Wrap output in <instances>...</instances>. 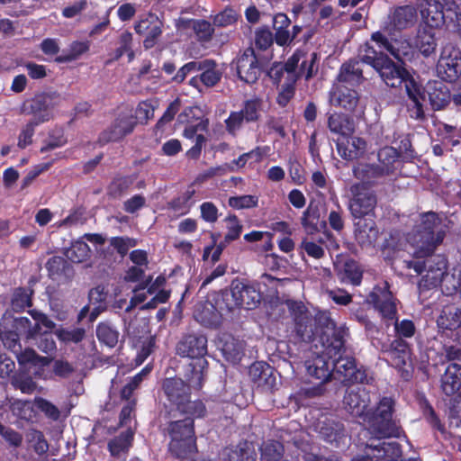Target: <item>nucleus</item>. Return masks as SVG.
<instances>
[{"label": "nucleus", "mask_w": 461, "mask_h": 461, "mask_svg": "<svg viewBox=\"0 0 461 461\" xmlns=\"http://www.w3.org/2000/svg\"><path fill=\"white\" fill-rule=\"evenodd\" d=\"M438 76L444 81L456 82L461 75V50L452 45L443 48L437 64Z\"/></svg>", "instance_id": "17"}, {"label": "nucleus", "mask_w": 461, "mask_h": 461, "mask_svg": "<svg viewBox=\"0 0 461 461\" xmlns=\"http://www.w3.org/2000/svg\"><path fill=\"white\" fill-rule=\"evenodd\" d=\"M305 57V51L301 49H297L290 56L287 60L283 63L284 68L286 72L285 79H293L298 81L300 78V75L296 72V68H299V63Z\"/></svg>", "instance_id": "58"}, {"label": "nucleus", "mask_w": 461, "mask_h": 461, "mask_svg": "<svg viewBox=\"0 0 461 461\" xmlns=\"http://www.w3.org/2000/svg\"><path fill=\"white\" fill-rule=\"evenodd\" d=\"M55 334L59 340L65 344H78L85 339L86 330L82 327L73 329L59 328L56 330Z\"/></svg>", "instance_id": "53"}, {"label": "nucleus", "mask_w": 461, "mask_h": 461, "mask_svg": "<svg viewBox=\"0 0 461 461\" xmlns=\"http://www.w3.org/2000/svg\"><path fill=\"white\" fill-rule=\"evenodd\" d=\"M366 42L374 46L377 55L389 54L401 63L403 59L410 60L413 57L414 47L411 38L406 34L396 33L388 25L372 32L370 40Z\"/></svg>", "instance_id": "6"}, {"label": "nucleus", "mask_w": 461, "mask_h": 461, "mask_svg": "<svg viewBox=\"0 0 461 461\" xmlns=\"http://www.w3.org/2000/svg\"><path fill=\"white\" fill-rule=\"evenodd\" d=\"M275 36L268 26L263 25L255 30L254 44L258 50L265 51L273 46Z\"/></svg>", "instance_id": "55"}, {"label": "nucleus", "mask_w": 461, "mask_h": 461, "mask_svg": "<svg viewBox=\"0 0 461 461\" xmlns=\"http://www.w3.org/2000/svg\"><path fill=\"white\" fill-rule=\"evenodd\" d=\"M434 27L420 24L414 38V47L425 58L436 53L438 40Z\"/></svg>", "instance_id": "29"}, {"label": "nucleus", "mask_w": 461, "mask_h": 461, "mask_svg": "<svg viewBox=\"0 0 461 461\" xmlns=\"http://www.w3.org/2000/svg\"><path fill=\"white\" fill-rule=\"evenodd\" d=\"M394 402L391 397H383L368 417L370 431L377 438H398L401 427L393 419Z\"/></svg>", "instance_id": "9"}, {"label": "nucleus", "mask_w": 461, "mask_h": 461, "mask_svg": "<svg viewBox=\"0 0 461 461\" xmlns=\"http://www.w3.org/2000/svg\"><path fill=\"white\" fill-rule=\"evenodd\" d=\"M420 13L424 25L438 28L445 23V11L438 0H424Z\"/></svg>", "instance_id": "37"}, {"label": "nucleus", "mask_w": 461, "mask_h": 461, "mask_svg": "<svg viewBox=\"0 0 461 461\" xmlns=\"http://www.w3.org/2000/svg\"><path fill=\"white\" fill-rule=\"evenodd\" d=\"M257 453L247 441L240 442L230 454V461H256Z\"/></svg>", "instance_id": "60"}, {"label": "nucleus", "mask_w": 461, "mask_h": 461, "mask_svg": "<svg viewBox=\"0 0 461 461\" xmlns=\"http://www.w3.org/2000/svg\"><path fill=\"white\" fill-rule=\"evenodd\" d=\"M68 142L63 127L56 126L48 133V140L45 141L44 146L41 147V152H47L57 148L63 147Z\"/></svg>", "instance_id": "54"}, {"label": "nucleus", "mask_w": 461, "mask_h": 461, "mask_svg": "<svg viewBox=\"0 0 461 461\" xmlns=\"http://www.w3.org/2000/svg\"><path fill=\"white\" fill-rule=\"evenodd\" d=\"M353 196L349 201L348 209L352 217L356 219L375 217V209L377 204L376 194L358 185L352 187Z\"/></svg>", "instance_id": "16"}, {"label": "nucleus", "mask_w": 461, "mask_h": 461, "mask_svg": "<svg viewBox=\"0 0 461 461\" xmlns=\"http://www.w3.org/2000/svg\"><path fill=\"white\" fill-rule=\"evenodd\" d=\"M134 179L130 176H116L107 186V195L119 198L132 185Z\"/></svg>", "instance_id": "51"}, {"label": "nucleus", "mask_w": 461, "mask_h": 461, "mask_svg": "<svg viewBox=\"0 0 461 461\" xmlns=\"http://www.w3.org/2000/svg\"><path fill=\"white\" fill-rule=\"evenodd\" d=\"M427 96L434 111L443 110L451 103V93L441 81L428 82Z\"/></svg>", "instance_id": "31"}, {"label": "nucleus", "mask_w": 461, "mask_h": 461, "mask_svg": "<svg viewBox=\"0 0 461 461\" xmlns=\"http://www.w3.org/2000/svg\"><path fill=\"white\" fill-rule=\"evenodd\" d=\"M162 391L167 400L184 415L205 417L207 409L202 400L191 401L189 385L179 377H168L162 383Z\"/></svg>", "instance_id": "7"}, {"label": "nucleus", "mask_w": 461, "mask_h": 461, "mask_svg": "<svg viewBox=\"0 0 461 461\" xmlns=\"http://www.w3.org/2000/svg\"><path fill=\"white\" fill-rule=\"evenodd\" d=\"M96 338L98 341L109 348H113L119 342L120 332L109 321H102L96 325Z\"/></svg>", "instance_id": "47"}, {"label": "nucleus", "mask_w": 461, "mask_h": 461, "mask_svg": "<svg viewBox=\"0 0 461 461\" xmlns=\"http://www.w3.org/2000/svg\"><path fill=\"white\" fill-rule=\"evenodd\" d=\"M357 57L362 63L377 71L383 81L390 87H399L408 77H411V73L405 68L407 59H403L402 63L398 61L395 63L388 54L377 55L370 42H365L359 46Z\"/></svg>", "instance_id": "4"}, {"label": "nucleus", "mask_w": 461, "mask_h": 461, "mask_svg": "<svg viewBox=\"0 0 461 461\" xmlns=\"http://www.w3.org/2000/svg\"><path fill=\"white\" fill-rule=\"evenodd\" d=\"M200 42H208L212 40L214 28L210 22L203 19H190L187 21Z\"/></svg>", "instance_id": "52"}, {"label": "nucleus", "mask_w": 461, "mask_h": 461, "mask_svg": "<svg viewBox=\"0 0 461 461\" xmlns=\"http://www.w3.org/2000/svg\"><path fill=\"white\" fill-rule=\"evenodd\" d=\"M119 44L120 46L115 50V59H118L124 54H127L129 61L133 60L135 54L131 48L132 34L127 31L122 32L119 38Z\"/></svg>", "instance_id": "62"}, {"label": "nucleus", "mask_w": 461, "mask_h": 461, "mask_svg": "<svg viewBox=\"0 0 461 461\" xmlns=\"http://www.w3.org/2000/svg\"><path fill=\"white\" fill-rule=\"evenodd\" d=\"M400 153L396 149L385 146L378 150L377 158L384 173L389 176L394 174L399 163Z\"/></svg>", "instance_id": "46"}, {"label": "nucleus", "mask_w": 461, "mask_h": 461, "mask_svg": "<svg viewBox=\"0 0 461 461\" xmlns=\"http://www.w3.org/2000/svg\"><path fill=\"white\" fill-rule=\"evenodd\" d=\"M307 374L323 384L330 380L332 376L331 358L324 352L315 353L314 356L309 357L304 363Z\"/></svg>", "instance_id": "26"}, {"label": "nucleus", "mask_w": 461, "mask_h": 461, "mask_svg": "<svg viewBox=\"0 0 461 461\" xmlns=\"http://www.w3.org/2000/svg\"><path fill=\"white\" fill-rule=\"evenodd\" d=\"M428 258V274H432L433 279L442 278L447 271V260L444 256L434 255V253Z\"/></svg>", "instance_id": "56"}, {"label": "nucleus", "mask_w": 461, "mask_h": 461, "mask_svg": "<svg viewBox=\"0 0 461 461\" xmlns=\"http://www.w3.org/2000/svg\"><path fill=\"white\" fill-rule=\"evenodd\" d=\"M418 19L417 10L412 5H401L394 8L389 15L388 26L396 33L414 26Z\"/></svg>", "instance_id": "27"}, {"label": "nucleus", "mask_w": 461, "mask_h": 461, "mask_svg": "<svg viewBox=\"0 0 461 461\" xmlns=\"http://www.w3.org/2000/svg\"><path fill=\"white\" fill-rule=\"evenodd\" d=\"M337 275L340 282L352 285H359L363 278V270L357 261L346 259L340 266H336Z\"/></svg>", "instance_id": "35"}, {"label": "nucleus", "mask_w": 461, "mask_h": 461, "mask_svg": "<svg viewBox=\"0 0 461 461\" xmlns=\"http://www.w3.org/2000/svg\"><path fill=\"white\" fill-rule=\"evenodd\" d=\"M203 418L185 415L184 419L165 423L163 434L169 438L167 452L173 457L184 459L197 452L194 420Z\"/></svg>", "instance_id": "3"}, {"label": "nucleus", "mask_w": 461, "mask_h": 461, "mask_svg": "<svg viewBox=\"0 0 461 461\" xmlns=\"http://www.w3.org/2000/svg\"><path fill=\"white\" fill-rule=\"evenodd\" d=\"M360 62H362L360 59H351L344 62L340 66L337 80L340 83H348L352 86L361 85L365 77L363 76V70L360 68Z\"/></svg>", "instance_id": "34"}, {"label": "nucleus", "mask_w": 461, "mask_h": 461, "mask_svg": "<svg viewBox=\"0 0 461 461\" xmlns=\"http://www.w3.org/2000/svg\"><path fill=\"white\" fill-rule=\"evenodd\" d=\"M228 204L235 210L251 209L258 206V197L251 194L230 196Z\"/></svg>", "instance_id": "63"}, {"label": "nucleus", "mask_w": 461, "mask_h": 461, "mask_svg": "<svg viewBox=\"0 0 461 461\" xmlns=\"http://www.w3.org/2000/svg\"><path fill=\"white\" fill-rule=\"evenodd\" d=\"M339 154L346 160H354L361 158L366 149V141L357 136H350L347 143L338 142Z\"/></svg>", "instance_id": "38"}, {"label": "nucleus", "mask_w": 461, "mask_h": 461, "mask_svg": "<svg viewBox=\"0 0 461 461\" xmlns=\"http://www.w3.org/2000/svg\"><path fill=\"white\" fill-rule=\"evenodd\" d=\"M437 325L443 331L461 329V308L445 307L437 320Z\"/></svg>", "instance_id": "44"}, {"label": "nucleus", "mask_w": 461, "mask_h": 461, "mask_svg": "<svg viewBox=\"0 0 461 461\" xmlns=\"http://www.w3.org/2000/svg\"><path fill=\"white\" fill-rule=\"evenodd\" d=\"M369 303L373 304L375 310L379 312L382 318L393 321V329L395 333L394 339H411L416 332L414 322L409 319L399 321L397 318V307L395 298L390 291L388 282L384 285H375L368 296Z\"/></svg>", "instance_id": "5"}, {"label": "nucleus", "mask_w": 461, "mask_h": 461, "mask_svg": "<svg viewBox=\"0 0 461 461\" xmlns=\"http://www.w3.org/2000/svg\"><path fill=\"white\" fill-rule=\"evenodd\" d=\"M89 50V43L87 41H73L69 47L68 54L58 56L55 61L58 63H66L76 60L84 53Z\"/></svg>", "instance_id": "57"}, {"label": "nucleus", "mask_w": 461, "mask_h": 461, "mask_svg": "<svg viewBox=\"0 0 461 461\" xmlns=\"http://www.w3.org/2000/svg\"><path fill=\"white\" fill-rule=\"evenodd\" d=\"M261 102L258 98L246 100L240 110L246 122H255L259 119Z\"/></svg>", "instance_id": "64"}, {"label": "nucleus", "mask_w": 461, "mask_h": 461, "mask_svg": "<svg viewBox=\"0 0 461 461\" xmlns=\"http://www.w3.org/2000/svg\"><path fill=\"white\" fill-rule=\"evenodd\" d=\"M291 20L285 13H277L273 17L275 42L280 47L289 46V26Z\"/></svg>", "instance_id": "43"}, {"label": "nucleus", "mask_w": 461, "mask_h": 461, "mask_svg": "<svg viewBox=\"0 0 461 461\" xmlns=\"http://www.w3.org/2000/svg\"><path fill=\"white\" fill-rule=\"evenodd\" d=\"M90 247L86 242L78 240L72 242L71 246L65 250L66 258L73 263H82L90 257Z\"/></svg>", "instance_id": "49"}, {"label": "nucleus", "mask_w": 461, "mask_h": 461, "mask_svg": "<svg viewBox=\"0 0 461 461\" xmlns=\"http://www.w3.org/2000/svg\"><path fill=\"white\" fill-rule=\"evenodd\" d=\"M390 365L400 372L404 381L412 377L413 366L411 361V348L405 339H393L387 350Z\"/></svg>", "instance_id": "15"}, {"label": "nucleus", "mask_w": 461, "mask_h": 461, "mask_svg": "<svg viewBox=\"0 0 461 461\" xmlns=\"http://www.w3.org/2000/svg\"><path fill=\"white\" fill-rule=\"evenodd\" d=\"M134 30L139 35H145L143 47L150 50L158 43L163 32V22L157 14L148 13L143 15L134 25Z\"/></svg>", "instance_id": "19"}, {"label": "nucleus", "mask_w": 461, "mask_h": 461, "mask_svg": "<svg viewBox=\"0 0 461 461\" xmlns=\"http://www.w3.org/2000/svg\"><path fill=\"white\" fill-rule=\"evenodd\" d=\"M352 173L353 176L361 182L357 185L363 188L382 185L387 177L380 165L375 163L358 162L353 167Z\"/></svg>", "instance_id": "22"}, {"label": "nucleus", "mask_w": 461, "mask_h": 461, "mask_svg": "<svg viewBox=\"0 0 461 461\" xmlns=\"http://www.w3.org/2000/svg\"><path fill=\"white\" fill-rule=\"evenodd\" d=\"M176 351L181 357H189L193 360L204 358L207 355V338L197 333L184 335L176 344Z\"/></svg>", "instance_id": "20"}, {"label": "nucleus", "mask_w": 461, "mask_h": 461, "mask_svg": "<svg viewBox=\"0 0 461 461\" xmlns=\"http://www.w3.org/2000/svg\"><path fill=\"white\" fill-rule=\"evenodd\" d=\"M446 237V230L439 215L433 212L420 214V221L408 234V242L415 249L413 258H423L434 253Z\"/></svg>", "instance_id": "2"}, {"label": "nucleus", "mask_w": 461, "mask_h": 461, "mask_svg": "<svg viewBox=\"0 0 461 461\" xmlns=\"http://www.w3.org/2000/svg\"><path fill=\"white\" fill-rule=\"evenodd\" d=\"M249 375L254 384L263 390H272L276 384L274 369L266 362H255L249 369Z\"/></svg>", "instance_id": "30"}, {"label": "nucleus", "mask_w": 461, "mask_h": 461, "mask_svg": "<svg viewBox=\"0 0 461 461\" xmlns=\"http://www.w3.org/2000/svg\"><path fill=\"white\" fill-rule=\"evenodd\" d=\"M357 220L354 224L355 240L362 248L375 247L379 237V230L375 223V217Z\"/></svg>", "instance_id": "25"}, {"label": "nucleus", "mask_w": 461, "mask_h": 461, "mask_svg": "<svg viewBox=\"0 0 461 461\" xmlns=\"http://www.w3.org/2000/svg\"><path fill=\"white\" fill-rule=\"evenodd\" d=\"M328 128L331 132L341 136H350L355 131L353 120L348 115L341 113L330 114Z\"/></svg>", "instance_id": "41"}, {"label": "nucleus", "mask_w": 461, "mask_h": 461, "mask_svg": "<svg viewBox=\"0 0 461 461\" xmlns=\"http://www.w3.org/2000/svg\"><path fill=\"white\" fill-rule=\"evenodd\" d=\"M285 303L288 311L286 332L290 340L314 344L322 325L328 321V314L322 312L312 314L302 301L287 299Z\"/></svg>", "instance_id": "1"}, {"label": "nucleus", "mask_w": 461, "mask_h": 461, "mask_svg": "<svg viewBox=\"0 0 461 461\" xmlns=\"http://www.w3.org/2000/svg\"><path fill=\"white\" fill-rule=\"evenodd\" d=\"M59 95L56 92H41L23 102L22 110L26 114L33 116L32 121L41 124L52 119V111L58 105Z\"/></svg>", "instance_id": "12"}, {"label": "nucleus", "mask_w": 461, "mask_h": 461, "mask_svg": "<svg viewBox=\"0 0 461 461\" xmlns=\"http://www.w3.org/2000/svg\"><path fill=\"white\" fill-rule=\"evenodd\" d=\"M33 290L26 287H17L11 298V307L15 312H22L32 306Z\"/></svg>", "instance_id": "48"}, {"label": "nucleus", "mask_w": 461, "mask_h": 461, "mask_svg": "<svg viewBox=\"0 0 461 461\" xmlns=\"http://www.w3.org/2000/svg\"><path fill=\"white\" fill-rule=\"evenodd\" d=\"M48 276L52 280L69 282L75 276L73 266L63 257L52 256L45 263Z\"/></svg>", "instance_id": "32"}, {"label": "nucleus", "mask_w": 461, "mask_h": 461, "mask_svg": "<svg viewBox=\"0 0 461 461\" xmlns=\"http://www.w3.org/2000/svg\"><path fill=\"white\" fill-rule=\"evenodd\" d=\"M224 221L227 222V232L224 235L225 242H232L240 239L243 226L236 214H229Z\"/></svg>", "instance_id": "61"}, {"label": "nucleus", "mask_w": 461, "mask_h": 461, "mask_svg": "<svg viewBox=\"0 0 461 461\" xmlns=\"http://www.w3.org/2000/svg\"><path fill=\"white\" fill-rule=\"evenodd\" d=\"M284 446L276 440L266 443L261 448V461H281Z\"/></svg>", "instance_id": "59"}, {"label": "nucleus", "mask_w": 461, "mask_h": 461, "mask_svg": "<svg viewBox=\"0 0 461 461\" xmlns=\"http://www.w3.org/2000/svg\"><path fill=\"white\" fill-rule=\"evenodd\" d=\"M418 404L423 418L432 429L438 431L441 435H446L447 429L445 424L441 421L425 395H421L418 398Z\"/></svg>", "instance_id": "42"}, {"label": "nucleus", "mask_w": 461, "mask_h": 461, "mask_svg": "<svg viewBox=\"0 0 461 461\" xmlns=\"http://www.w3.org/2000/svg\"><path fill=\"white\" fill-rule=\"evenodd\" d=\"M133 440V435L129 432H122L120 435L114 437L108 442V450L111 456L114 458H123L125 459L130 447H131V442Z\"/></svg>", "instance_id": "45"}, {"label": "nucleus", "mask_w": 461, "mask_h": 461, "mask_svg": "<svg viewBox=\"0 0 461 461\" xmlns=\"http://www.w3.org/2000/svg\"><path fill=\"white\" fill-rule=\"evenodd\" d=\"M10 384L15 390H20L25 394H32L37 387L36 382L32 377L23 372H16L10 378Z\"/></svg>", "instance_id": "50"}, {"label": "nucleus", "mask_w": 461, "mask_h": 461, "mask_svg": "<svg viewBox=\"0 0 461 461\" xmlns=\"http://www.w3.org/2000/svg\"><path fill=\"white\" fill-rule=\"evenodd\" d=\"M369 402V392L363 385L348 386L343 397L345 408L355 416H362Z\"/></svg>", "instance_id": "23"}, {"label": "nucleus", "mask_w": 461, "mask_h": 461, "mask_svg": "<svg viewBox=\"0 0 461 461\" xmlns=\"http://www.w3.org/2000/svg\"><path fill=\"white\" fill-rule=\"evenodd\" d=\"M209 363L205 358L193 360L186 367L185 377L189 388L201 390L207 375Z\"/></svg>", "instance_id": "33"}, {"label": "nucleus", "mask_w": 461, "mask_h": 461, "mask_svg": "<svg viewBox=\"0 0 461 461\" xmlns=\"http://www.w3.org/2000/svg\"><path fill=\"white\" fill-rule=\"evenodd\" d=\"M329 101L333 106L353 112L359 102V95L355 89L343 86H333L329 92Z\"/></svg>", "instance_id": "28"}, {"label": "nucleus", "mask_w": 461, "mask_h": 461, "mask_svg": "<svg viewBox=\"0 0 461 461\" xmlns=\"http://www.w3.org/2000/svg\"><path fill=\"white\" fill-rule=\"evenodd\" d=\"M441 389L443 393L451 396L461 389V365L449 364L441 376Z\"/></svg>", "instance_id": "39"}, {"label": "nucleus", "mask_w": 461, "mask_h": 461, "mask_svg": "<svg viewBox=\"0 0 461 461\" xmlns=\"http://www.w3.org/2000/svg\"><path fill=\"white\" fill-rule=\"evenodd\" d=\"M349 329L345 325L337 326L336 322L328 315V321L322 325L314 343L317 348L320 344L321 351L328 357H336L338 354H345L346 343L349 338Z\"/></svg>", "instance_id": "10"}, {"label": "nucleus", "mask_w": 461, "mask_h": 461, "mask_svg": "<svg viewBox=\"0 0 461 461\" xmlns=\"http://www.w3.org/2000/svg\"><path fill=\"white\" fill-rule=\"evenodd\" d=\"M221 296L220 290L209 294L206 301L197 307L195 319L207 327L220 326L223 317L230 314L229 309H224L225 303H221Z\"/></svg>", "instance_id": "14"}, {"label": "nucleus", "mask_w": 461, "mask_h": 461, "mask_svg": "<svg viewBox=\"0 0 461 461\" xmlns=\"http://www.w3.org/2000/svg\"><path fill=\"white\" fill-rule=\"evenodd\" d=\"M329 358H331L332 375L345 385L367 383L366 370L357 366L354 357L345 353Z\"/></svg>", "instance_id": "13"}, {"label": "nucleus", "mask_w": 461, "mask_h": 461, "mask_svg": "<svg viewBox=\"0 0 461 461\" xmlns=\"http://www.w3.org/2000/svg\"><path fill=\"white\" fill-rule=\"evenodd\" d=\"M137 124V119L131 110H120L111 124L100 132L97 143L104 146L110 142H119L131 134Z\"/></svg>", "instance_id": "11"}, {"label": "nucleus", "mask_w": 461, "mask_h": 461, "mask_svg": "<svg viewBox=\"0 0 461 461\" xmlns=\"http://www.w3.org/2000/svg\"><path fill=\"white\" fill-rule=\"evenodd\" d=\"M183 135L186 139L195 138V142L186 152L185 157L188 159L197 160L200 158L203 148L205 146L207 139L203 134H197L200 131H207L209 126L208 119H200L195 124H186Z\"/></svg>", "instance_id": "24"}, {"label": "nucleus", "mask_w": 461, "mask_h": 461, "mask_svg": "<svg viewBox=\"0 0 461 461\" xmlns=\"http://www.w3.org/2000/svg\"><path fill=\"white\" fill-rule=\"evenodd\" d=\"M405 93L410 104H408V111L412 118L417 120L424 119V103L427 99V86H423L421 84L415 81L413 77L404 82Z\"/></svg>", "instance_id": "21"}, {"label": "nucleus", "mask_w": 461, "mask_h": 461, "mask_svg": "<svg viewBox=\"0 0 461 461\" xmlns=\"http://www.w3.org/2000/svg\"><path fill=\"white\" fill-rule=\"evenodd\" d=\"M221 302L225 301L224 309L232 313L237 309L254 310L261 303L262 294L257 285L247 281L234 279L229 288L220 290Z\"/></svg>", "instance_id": "8"}, {"label": "nucleus", "mask_w": 461, "mask_h": 461, "mask_svg": "<svg viewBox=\"0 0 461 461\" xmlns=\"http://www.w3.org/2000/svg\"><path fill=\"white\" fill-rule=\"evenodd\" d=\"M236 69L239 78L248 85L258 82L263 71V65L255 53L253 47H248L238 58Z\"/></svg>", "instance_id": "18"}, {"label": "nucleus", "mask_w": 461, "mask_h": 461, "mask_svg": "<svg viewBox=\"0 0 461 461\" xmlns=\"http://www.w3.org/2000/svg\"><path fill=\"white\" fill-rule=\"evenodd\" d=\"M319 434L327 443L338 446L345 437V428L342 422L331 418H325L319 424Z\"/></svg>", "instance_id": "36"}, {"label": "nucleus", "mask_w": 461, "mask_h": 461, "mask_svg": "<svg viewBox=\"0 0 461 461\" xmlns=\"http://www.w3.org/2000/svg\"><path fill=\"white\" fill-rule=\"evenodd\" d=\"M199 72L202 85L206 87H213L222 77L216 61L210 59L199 60Z\"/></svg>", "instance_id": "40"}]
</instances>
